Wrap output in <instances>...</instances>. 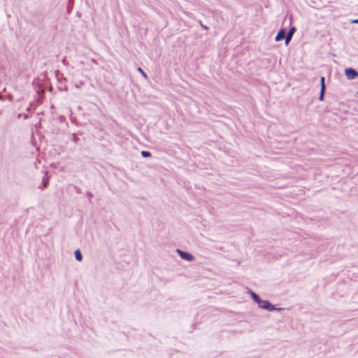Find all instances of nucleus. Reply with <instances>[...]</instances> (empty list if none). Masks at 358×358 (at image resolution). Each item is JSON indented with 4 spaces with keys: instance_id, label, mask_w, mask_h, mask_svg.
Listing matches in <instances>:
<instances>
[{
    "instance_id": "nucleus-1",
    "label": "nucleus",
    "mask_w": 358,
    "mask_h": 358,
    "mask_svg": "<svg viewBox=\"0 0 358 358\" xmlns=\"http://www.w3.org/2000/svg\"><path fill=\"white\" fill-rule=\"evenodd\" d=\"M258 306L264 310H268V311H273L274 310V305L272 304L268 300H262L260 299L259 301L257 303Z\"/></svg>"
},
{
    "instance_id": "nucleus-2",
    "label": "nucleus",
    "mask_w": 358,
    "mask_h": 358,
    "mask_svg": "<svg viewBox=\"0 0 358 358\" xmlns=\"http://www.w3.org/2000/svg\"><path fill=\"white\" fill-rule=\"evenodd\" d=\"M345 75L348 80H354L358 77V71L352 67L346 68Z\"/></svg>"
},
{
    "instance_id": "nucleus-3",
    "label": "nucleus",
    "mask_w": 358,
    "mask_h": 358,
    "mask_svg": "<svg viewBox=\"0 0 358 358\" xmlns=\"http://www.w3.org/2000/svg\"><path fill=\"white\" fill-rule=\"evenodd\" d=\"M176 251L182 259L191 262L194 259V257L188 252L183 251L180 249H177Z\"/></svg>"
},
{
    "instance_id": "nucleus-4",
    "label": "nucleus",
    "mask_w": 358,
    "mask_h": 358,
    "mask_svg": "<svg viewBox=\"0 0 358 358\" xmlns=\"http://www.w3.org/2000/svg\"><path fill=\"white\" fill-rule=\"evenodd\" d=\"M296 30V29L295 27H291L289 28L288 32L285 35V44H286V45H287L289 44V43L290 42V41L292 40V36H293L294 34L295 33Z\"/></svg>"
},
{
    "instance_id": "nucleus-5",
    "label": "nucleus",
    "mask_w": 358,
    "mask_h": 358,
    "mask_svg": "<svg viewBox=\"0 0 358 358\" xmlns=\"http://www.w3.org/2000/svg\"><path fill=\"white\" fill-rule=\"evenodd\" d=\"M285 33H286V31H285V29H283V28L280 29L275 37V41H280L284 38L285 39Z\"/></svg>"
},
{
    "instance_id": "nucleus-6",
    "label": "nucleus",
    "mask_w": 358,
    "mask_h": 358,
    "mask_svg": "<svg viewBox=\"0 0 358 358\" xmlns=\"http://www.w3.org/2000/svg\"><path fill=\"white\" fill-rule=\"evenodd\" d=\"M249 293L252 299V300L256 302L257 303L259 301V300L261 299V298L259 297V296L256 294L255 292H254L253 291H252L251 289L249 290Z\"/></svg>"
},
{
    "instance_id": "nucleus-7",
    "label": "nucleus",
    "mask_w": 358,
    "mask_h": 358,
    "mask_svg": "<svg viewBox=\"0 0 358 358\" xmlns=\"http://www.w3.org/2000/svg\"><path fill=\"white\" fill-rule=\"evenodd\" d=\"M74 255H75V259L78 261V262H81L82 259H83V255H82V253L80 252V250L79 249H77L75 252H74Z\"/></svg>"
},
{
    "instance_id": "nucleus-8",
    "label": "nucleus",
    "mask_w": 358,
    "mask_h": 358,
    "mask_svg": "<svg viewBox=\"0 0 358 358\" xmlns=\"http://www.w3.org/2000/svg\"><path fill=\"white\" fill-rule=\"evenodd\" d=\"M141 155L144 158H148V157H150L152 156V154L149 151H147V150H143L141 151Z\"/></svg>"
},
{
    "instance_id": "nucleus-9",
    "label": "nucleus",
    "mask_w": 358,
    "mask_h": 358,
    "mask_svg": "<svg viewBox=\"0 0 358 358\" xmlns=\"http://www.w3.org/2000/svg\"><path fill=\"white\" fill-rule=\"evenodd\" d=\"M320 89L326 90L325 78L324 76L320 77Z\"/></svg>"
},
{
    "instance_id": "nucleus-10",
    "label": "nucleus",
    "mask_w": 358,
    "mask_h": 358,
    "mask_svg": "<svg viewBox=\"0 0 358 358\" xmlns=\"http://www.w3.org/2000/svg\"><path fill=\"white\" fill-rule=\"evenodd\" d=\"M325 90H326L320 89V94H319V97H318V99H319L320 101H322L324 100V94H325Z\"/></svg>"
},
{
    "instance_id": "nucleus-11",
    "label": "nucleus",
    "mask_w": 358,
    "mask_h": 358,
    "mask_svg": "<svg viewBox=\"0 0 358 358\" xmlns=\"http://www.w3.org/2000/svg\"><path fill=\"white\" fill-rule=\"evenodd\" d=\"M138 71L141 72V74H142L144 78H147L146 73L143 71V70L141 68L138 67Z\"/></svg>"
},
{
    "instance_id": "nucleus-12",
    "label": "nucleus",
    "mask_w": 358,
    "mask_h": 358,
    "mask_svg": "<svg viewBox=\"0 0 358 358\" xmlns=\"http://www.w3.org/2000/svg\"><path fill=\"white\" fill-rule=\"evenodd\" d=\"M285 308H276L275 306H274V310L273 311H277V312H282V310H284Z\"/></svg>"
},
{
    "instance_id": "nucleus-13",
    "label": "nucleus",
    "mask_w": 358,
    "mask_h": 358,
    "mask_svg": "<svg viewBox=\"0 0 358 358\" xmlns=\"http://www.w3.org/2000/svg\"><path fill=\"white\" fill-rule=\"evenodd\" d=\"M199 24H201V26L206 30H208V27L206 26V25H204L202 24L201 21H199Z\"/></svg>"
},
{
    "instance_id": "nucleus-14",
    "label": "nucleus",
    "mask_w": 358,
    "mask_h": 358,
    "mask_svg": "<svg viewBox=\"0 0 358 358\" xmlns=\"http://www.w3.org/2000/svg\"><path fill=\"white\" fill-rule=\"evenodd\" d=\"M180 355L179 352H176V354L171 355V358H174L175 356Z\"/></svg>"
},
{
    "instance_id": "nucleus-15",
    "label": "nucleus",
    "mask_w": 358,
    "mask_h": 358,
    "mask_svg": "<svg viewBox=\"0 0 358 358\" xmlns=\"http://www.w3.org/2000/svg\"><path fill=\"white\" fill-rule=\"evenodd\" d=\"M87 195L90 197V198H92L93 196V194L92 192H87Z\"/></svg>"
},
{
    "instance_id": "nucleus-16",
    "label": "nucleus",
    "mask_w": 358,
    "mask_h": 358,
    "mask_svg": "<svg viewBox=\"0 0 358 358\" xmlns=\"http://www.w3.org/2000/svg\"><path fill=\"white\" fill-rule=\"evenodd\" d=\"M27 111H28V112H31V105L27 108Z\"/></svg>"
},
{
    "instance_id": "nucleus-17",
    "label": "nucleus",
    "mask_w": 358,
    "mask_h": 358,
    "mask_svg": "<svg viewBox=\"0 0 358 358\" xmlns=\"http://www.w3.org/2000/svg\"><path fill=\"white\" fill-rule=\"evenodd\" d=\"M29 117V115H27V114H24V119H28Z\"/></svg>"
},
{
    "instance_id": "nucleus-18",
    "label": "nucleus",
    "mask_w": 358,
    "mask_h": 358,
    "mask_svg": "<svg viewBox=\"0 0 358 358\" xmlns=\"http://www.w3.org/2000/svg\"><path fill=\"white\" fill-rule=\"evenodd\" d=\"M73 141H76V137L75 134H73Z\"/></svg>"
},
{
    "instance_id": "nucleus-19",
    "label": "nucleus",
    "mask_w": 358,
    "mask_h": 358,
    "mask_svg": "<svg viewBox=\"0 0 358 358\" xmlns=\"http://www.w3.org/2000/svg\"><path fill=\"white\" fill-rule=\"evenodd\" d=\"M355 22L358 23V19L355 20Z\"/></svg>"
},
{
    "instance_id": "nucleus-20",
    "label": "nucleus",
    "mask_w": 358,
    "mask_h": 358,
    "mask_svg": "<svg viewBox=\"0 0 358 358\" xmlns=\"http://www.w3.org/2000/svg\"><path fill=\"white\" fill-rule=\"evenodd\" d=\"M0 99H1V96L0 95Z\"/></svg>"
},
{
    "instance_id": "nucleus-21",
    "label": "nucleus",
    "mask_w": 358,
    "mask_h": 358,
    "mask_svg": "<svg viewBox=\"0 0 358 358\" xmlns=\"http://www.w3.org/2000/svg\"><path fill=\"white\" fill-rule=\"evenodd\" d=\"M357 94H358V92H357Z\"/></svg>"
}]
</instances>
